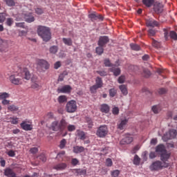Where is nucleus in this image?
<instances>
[{
  "label": "nucleus",
  "mask_w": 177,
  "mask_h": 177,
  "mask_svg": "<svg viewBox=\"0 0 177 177\" xmlns=\"http://www.w3.org/2000/svg\"><path fill=\"white\" fill-rule=\"evenodd\" d=\"M88 17L92 21H95V20H103V17L101 15L97 14L96 12L90 14Z\"/></svg>",
  "instance_id": "obj_16"
},
{
  "label": "nucleus",
  "mask_w": 177,
  "mask_h": 177,
  "mask_svg": "<svg viewBox=\"0 0 177 177\" xmlns=\"http://www.w3.org/2000/svg\"><path fill=\"white\" fill-rule=\"evenodd\" d=\"M104 64L105 67H113L114 64H112L111 62H110V59H105L104 60Z\"/></svg>",
  "instance_id": "obj_39"
},
{
  "label": "nucleus",
  "mask_w": 177,
  "mask_h": 177,
  "mask_svg": "<svg viewBox=\"0 0 177 177\" xmlns=\"http://www.w3.org/2000/svg\"><path fill=\"white\" fill-rule=\"evenodd\" d=\"M37 34L39 37L44 41L48 42L52 38V33H50V28L46 26H39L37 28Z\"/></svg>",
  "instance_id": "obj_1"
},
{
  "label": "nucleus",
  "mask_w": 177,
  "mask_h": 177,
  "mask_svg": "<svg viewBox=\"0 0 177 177\" xmlns=\"http://www.w3.org/2000/svg\"><path fill=\"white\" fill-rule=\"evenodd\" d=\"M120 90L121 91L122 95L127 96L128 95V89L127 88V86L125 84H122L119 86Z\"/></svg>",
  "instance_id": "obj_29"
},
{
  "label": "nucleus",
  "mask_w": 177,
  "mask_h": 177,
  "mask_svg": "<svg viewBox=\"0 0 177 177\" xmlns=\"http://www.w3.org/2000/svg\"><path fill=\"white\" fill-rule=\"evenodd\" d=\"M166 92H167V89L164 88H159L158 90L159 95H165Z\"/></svg>",
  "instance_id": "obj_58"
},
{
  "label": "nucleus",
  "mask_w": 177,
  "mask_h": 177,
  "mask_svg": "<svg viewBox=\"0 0 177 177\" xmlns=\"http://www.w3.org/2000/svg\"><path fill=\"white\" fill-rule=\"evenodd\" d=\"M20 125L24 131H31L32 129V125L28 124L26 122H21Z\"/></svg>",
  "instance_id": "obj_20"
},
{
  "label": "nucleus",
  "mask_w": 177,
  "mask_h": 177,
  "mask_svg": "<svg viewBox=\"0 0 177 177\" xmlns=\"http://www.w3.org/2000/svg\"><path fill=\"white\" fill-rule=\"evenodd\" d=\"M110 41V39L107 36H101L99 38L97 45L98 46H104L105 45H107Z\"/></svg>",
  "instance_id": "obj_13"
},
{
  "label": "nucleus",
  "mask_w": 177,
  "mask_h": 177,
  "mask_svg": "<svg viewBox=\"0 0 177 177\" xmlns=\"http://www.w3.org/2000/svg\"><path fill=\"white\" fill-rule=\"evenodd\" d=\"M169 167V163L167 162H162L160 160H156L149 166V169L151 171H160V169H163V168H168Z\"/></svg>",
  "instance_id": "obj_3"
},
{
  "label": "nucleus",
  "mask_w": 177,
  "mask_h": 177,
  "mask_svg": "<svg viewBox=\"0 0 177 177\" xmlns=\"http://www.w3.org/2000/svg\"><path fill=\"white\" fill-rule=\"evenodd\" d=\"M67 113H75L77 111V102L75 100H71L67 102L66 106Z\"/></svg>",
  "instance_id": "obj_6"
},
{
  "label": "nucleus",
  "mask_w": 177,
  "mask_h": 177,
  "mask_svg": "<svg viewBox=\"0 0 177 177\" xmlns=\"http://www.w3.org/2000/svg\"><path fill=\"white\" fill-rule=\"evenodd\" d=\"M118 66H120V60H117L115 62V64H114L111 68H109V71H111V73H113L115 77H118V75L121 74V68H120Z\"/></svg>",
  "instance_id": "obj_8"
},
{
  "label": "nucleus",
  "mask_w": 177,
  "mask_h": 177,
  "mask_svg": "<svg viewBox=\"0 0 177 177\" xmlns=\"http://www.w3.org/2000/svg\"><path fill=\"white\" fill-rule=\"evenodd\" d=\"M67 129L69 132H73V131H75V126L73 124H69L67 127Z\"/></svg>",
  "instance_id": "obj_53"
},
{
  "label": "nucleus",
  "mask_w": 177,
  "mask_h": 177,
  "mask_svg": "<svg viewBox=\"0 0 177 177\" xmlns=\"http://www.w3.org/2000/svg\"><path fill=\"white\" fill-rule=\"evenodd\" d=\"M117 95V91L115 88H111L109 89V96L111 97H114Z\"/></svg>",
  "instance_id": "obj_40"
},
{
  "label": "nucleus",
  "mask_w": 177,
  "mask_h": 177,
  "mask_svg": "<svg viewBox=\"0 0 177 177\" xmlns=\"http://www.w3.org/2000/svg\"><path fill=\"white\" fill-rule=\"evenodd\" d=\"M167 149H165V145L163 144H160L155 148L156 153H158L159 154H162L163 153H165Z\"/></svg>",
  "instance_id": "obj_17"
},
{
  "label": "nucleus",
  "mask_w": 177,
  "mask_h": 177,
  "mask_svg": "<svg viewBox=\"0 0 177 177\" xmlns=\"http://www.w3.org/2000/svg\"><path fill=\"white\" fill-rule=\"evenodd\" d=\"M57 102L59 104H63L67 103V96L66 95H59L57 97Z\"/></svg>",
  "instance_id": "obj_24"
},
{
  "label": "nucleus",
  "mask_w": 177,
  "mask_h": 177,
  "mask_svg": "<svg viewBox=\"0 0 177 177\" xmlns=\"http://www.w3.org/2000/svg\"><path fill=\"white\" fill-rule=\"evenodd\" d=\"M18 75L24 80H27V81L31 79V73H30V71L27 68L21 70V72L18 73Z\"/></svg>",
  "instance_id": "obj_9"
},
{
  "label": "nucleus",
  "mask_w": 177,
  "mask_h": 177,
  "mask_svg": "<svg viewBox=\"0 0 177 177\" xmlns=\"http://www.w3.org/2000/svg\"><path fill=\"white\" fill-rule=\"evenodd\" d=\"M133 142V138L131 136V134H126L124 138L120 142V145H130Z\"/></svg>",
  "instance_id": "obj_12"
},
{
  "label": "nucleus",
  "mask_w": 177,
  "mask_h": 177,
  "mask_svg": "<svg viewBox=\"0 0 177 177\" xmlns=\"http://www.w3.org/2000/svg\"><path fill=\"white\" fill-rule=\"evenodd\" d=\"M30 151L32 153V154H35L36 153H38V148L32 147L30 149Z\"/></svg>",
  "instance_id": "obj_62"
},
{
  "label": "nucleus",
  "mask_w": 177,
  "mask_h": 177,
  "mask_svg": "<svg viewBox=\"0 0 177 177\" xmlns=\"http://www.w3.org/2000/svg\"><path fill=\"white\" fill-rule=\"evenodd\" d=\"M5 176L16 177V173L10 168H7L4 170Z\"/></svg>",
  "instance_id": "obj_18"
},
{
  "label": "nucleus",
  "mask_w": 177,
  "mask_h": 177,
  "mask_svg": "<svg viewBox=\"0 0 177 177\" xmlns=\"http://www.w3.org/2000/svg\"><path fill=\"white\" fill-rule=\"evenodd\" d=\"M105 164L106 167H113V160H111V158H108L106 159Z\"/></svg>",
  "instance_id": "obj_44"
},
{
  "label": "nucleus",
  "mask_w": 177,
  "mask_h": 177,
  "mask_svg": "<svg viewBox=\"0 0 177 177\" xmlns=\"http://www.w3.org/2000/svg\"><path fill=\"white\" fill-rule=\"evenodd\" d=\"M76 135L81 140H85V139H86V134L81 130H77Z\"/></svg>",
  "instance_id": "obj_22"
},
{
  "label": "nucleus",
  "mask_w": 177,
  "mask_h": 177,
  "mask_svg": "<svg viewBox=\"0 0 177 177\" xmlns=\"http://www.w3.org/2000/svg\"><path fill=\"white\" fill-rule=\"evenodd\" d=\"M100 111H102V113H105L106 114H107V113L110 111V106H109L106 104H102Z\"/></svg>",
  "instance_id": "obj_26"
},
{
  "label": "nucleus",
  "mask_w": 177,
  "mask_h": 177,
  "mask_svg": "<svg viewBox=\"0 0 177 177\" xmlns=\"http://www.w3.org/2000/svg\"><path fill=\"white\" fill-rule=\"evenodd\" d=\"M95 85L99 88H102L103 86V80H102V77H97L96 78Z\"/></svg>",
  "instance_id": "obj_32"
},
{
  "label": "nucleus",
  "mask_w": 177,
  "mask_h": 177,
  "mask_svg": "<svg viewBox=\"0 0 177 177\" xmlns=\"http://www.w3.org/2000/svg\"><path fill=\"white\" fill-rule=\"evenodd\" d=\"M67 125L68 123L64 119H62L59 122L55 120L51 123L50 129L55 132H57L59 131V132H63V131H64V129L67 128Z\"/></svg>",
  "instance_id": "obj_2"
},
{
  "label": "nucleus",
  "mask_w": 177,
  "mask_h": 177,
  "mask_svg": "<svg viewBox=\"0 0 177 177\" xmlns=\"http://www.w3.org/2000/svg\"><path fill=\"white\" fill-rule=\"evenodd\" d=\"M66 145H67V140L64 138L59 142V149H64V147H66Z\"/></svg>",
  "instance_id": "obj_34"
},
{
  "label": "nucleus",
  "mask_w": 177,
  "mask_h": 177,
  "mask_svg": "<svg viewBox=\"0 0 177 177\" xmlns=\"http://www.w3.org/2000/svg\"><path fill=\"white\" fill-rule=\"evenodd\" d=\"M8 109L10 111H17V110H19V107L16 106V105L12 104V105L8 106Z\"/></svg>",
  "instance_id": "obj_42"
},
{
  "label": "nucleus",
  "mask_w": 177,
  "mask_h": 177,
  "mask_svg": "<svg viewBox=\"0 0 177 177\" xmlns=\"http://www.w3.org/2000/svg\"><path fill=\"white\" fill-rule=\"evenodd\" d=\"M78 162H80V161H78V159L77 158H73L71 160L72 165H77Z\"/></svg>",
  "instance_id": "obj_63"
},
{
  "label": "nucleus",
  "mask_w": 177,
  "mask_h": 177,
  "mask_svg": "<svg viewBox=\"0 0 177 177\" xmlns=\"http://www.w3.org/2000/svg\"><path fill=\"white\" fill-rule=\"evenodd\" d=\"M58 50H59V47H57V46H53L49 48V52L50 53H52V55H56Z\"/></svg>",
  "instance_id": "obj_31"
},
{
  "label": "nucleus",
  "mask_w": 177,
  "mask_h": 177,
  "mask_svg": "<svg viewBox=\"0 0 177 177\" xmlns=\"http://www.w3.org/2000/svg\"><path fill=\"white\" fill-rule=\"evenodd\" d=\"M151 110L154 113V114H158V106H157V105H154L153 106H152Z\"/></svg>",
  "instance_id": "obj_57"
},
{
  "label": "nucleus",
  "mask_w": 177,
  "mask_h": 177,
  "mask_svg": "<svg viewBox=\"0 0 177 177\" xmlns=\"http://www.w3.org/2000/svg\"><path fill=\"white\" fill-rule=\"evenodd\" d=\"M164 11V5L162 3L156 1L153 4V12L156 13V15H160L162 12Z\"/></svg>",
  "instance_id": "obj_10"
},
{
  "label": "nucleus",
  "mask_w": 177,
  "mask_h": 177,
  "mask_svg": "<svg viewBox=\"0 0 177 177\" xmlns=\"http://www.w3.org/2000/svg\"><path fill=\"white\" fill-rule=\"evenodd\" d=\"M53 118V113L49 112L45 115V119L46 120H50Z\"/></svg>",
  "instance_id": "obj_54"
},
{
  "label": "nucleus",
  "mask_w": 177,
  "mask_h": 177,
  "mask_svg": "<svg viewBox=\"0 0 177 177\" xmlns=\"http://www.w3.org/2000/svg\"><path fill=\"white\" fill-rule=\"evenodd\" d=\"M10 82L13 85H21L23 82H21V79L17 77V75L12 74L9 77Z\"/></svg>",
  "instance_id": "obj_11"
},
{
  "label": "nucleus",
  "mask_w": 177,
  "mask_h": 177,
  "mask_svg": "<svg viewBox=\"0 0 177 177\" xmlns=\"http://www.w3.org/2000/svg\"><path fill=\"white\" fill-rule=\"evenodd\" d=\"M13 23H15V21H13L12 18H7L6 21V26H8V27H12Z\"/></svg>",
  "instance_id": "obj_38"
},
{
  "label": "nucleus",
  "mask_w": 177,
  "mask_h": 177,
  "mask_svg": "<svg viewBox=\"0 0 177 177\" xmlns=\"http://www.w3.org/2000/svg\"><path fill=\"white\" fill-rule=\"evenodd\" d=\"M25 21L26 23H32V21H35V18H34V16H32V14H25L24 17Z\"/></svg>",
  "instance_id": "obj_21"
},
{
  "label": "nucleus",
  "mask_w": 177,
  "mask_h": 177,
  "mask_svg": "<svg viewBox=\"0 0 177 177\" xmlns=\"http://www.w3.org/2000/svg\"><path fill=\"white\" fill-rule=\"evenodd\" d=\"M100 88L97 86V85H93L90 88V91L91 92V93H95L96 91H97V89H99Z\"/></svg>",
  "instance_id": "obj_49"
},
{
  "label": "nucleus",
  "mask_w": 177,
  "mask_h": 177,
  "mask_svg": "<svg viewBox=\"0 0 177 177\" xmlns=\"http://www.w3.org/2000/svg\"><path fill=\"white\" fill-rule=\"evenodd\" d=\"M8 156H9V157H15V156H16V153H15V151L13 150H10L8 152Z\"/></svg>",
  "instance_id": "obj_64"
},
{
  "label": "nucleus",
  "mask_w": 177,
  "mask_h": 177,
  "mask_svg": "<svg viewBox=\"0 0 177 177\" xmlns=\"http://www.w3.org/2000/svg\"><path fill=\"white\" fill-rule=\"evenodd\" d=\"M9 97V95L7 93H0V99H2L3 100L8 99Z\"/></svg>",
  "instance_id": "obj_45"
},
{
  "label": "nucleus",
  "mask_w": 177,
  "mask_h": 177,
  "mask_svg": "<svg viewBox=\"0 0 177 177\" xmlns=\"http://www.w3.org/2000/svg\"><path fill=\"white\" fill-rule=\"evenodd\" d=\"M147 27H158L160 26V22L156 21V19H150L147 20L146 22Z\"/></svg>",
  "instance_id": "obj_15"
},
{
  "label": "nucleus",
  "mask_w": 177,
  "mask_h": 177,
  "mask_svg": "<svg viewBox=\"0 0 177 177\" xmlns=\"http://www.w3.org/2000/svg\"><path fill=\"white\" fill-rule=\"evenodd\" d=\"M6 3L8 6H15V5H16L14 0H6Z\"/></svg>",
  "instance_id": "obj_48"
},
{
  "label": "nucleus",
  "mask_w": 177,
  "mask_h": 177,
  "mask_svg": "<svg viewBox=\"0 0 177 177\" xmlns=\"http://www.w3.org/2000/svg\"><path fill=\"white\" fill-rule=\"evenodd\" d=\"M86 122H87L88 128H92V127H93V122H92L91 118H86Z\"/></svg>",
  "instance_id": "obj_41"
},
{
  "label": "nucleus",
  "mask_w": 177,
  "mask_h": 177,
  "mask_svg": "<svg viewBox=\"0 0 177 177\" xmlns=\"http://www.w3.org/2000/svg\"><path fill=\"white\" fill-rule=\"evenodd\" d=\"M130 47L132 50H140V46L136 44H131Z\"/></svg>",
  "instance_id": "obj_36"
},
{
  "label": "nucleus",
  "mask_w": 177,
  "mask_h": 177,
  "mask_svg": "<svg viewBox=\"0 0 177 177\" xmlns=\"http://www.w3.org/2000/svg\"><path fill=\"white\" fill-rule=\"evenodd\" d=\"M133 162L135 165H139L140 164V158L138 155H135Z\"/></svg>",
  "instance_id": "obj_37"
},
{
  "label": "nucleus",
  "mask_w": 177,
  "mask_h": 177,
  "mask_svg": "<svg viewBox=\"0 0 177 177\" xmlns=\"http://www.w3.org/2000/svg\"><path fill=\"white\" fill-rule=\"evenodd\" d=\"M31 88H32V89H39V88H41L39 82L32 83Z\"/></svg>",
  "instance_id": "obj_46"
},
{
  "label": "nucleus",
  "mask_w": 177,
  "mask_h": 177,
  "mask_svg": "<svg viewBox=\"0 0 177 177\" xmlns=\"http://www.w3.org/2000/svg\"><path fill=\"white\" fill-rule=\"evenodd\" d=\"M84 150L85 148H84V147L76 146L73 147V153H75L76 154L82 153Z\"/></svg>",
  "instance_id": "obj_28"
},
{
  "label": "nucleus",
  "mask_w": 177,
  "mask_h": 177,
  "mask_svg": "<svg viewBox=\"0 0 177 177\" xmlns=\"http://www.w3.org/2000/svg\"><path fill=\"white\" fill-rule=\"evenodd\" d=\"M35 13H37V15H42V13H44V10H42V8H37L35 9Z\"/></svg>",
  "instance_id": "obj_59"
},
{
  "label": "nucleus",
  "mask_w": 177,
  "mask_h": 177,
  "mask_svg": "<svg viewBox=\"0 0 177 177\" xmlns=\"http://www.w3.org/2000/svg\"><path fill=\"white\" fill-rule=\"evenodd\" d=\"M152 46L156 48H161V42L152 39Z\"/></svg>",
  "instance_id": "obj_33"
},
{
  "label": "nucleus",
  "mask_w": 177,
  "mask_h": 177,
  "mask_svg": "<svg viewBox=\"0 0 177 177\" xmlns=\"http://www.w3.org/2000/svg\"><path fill=\"white\" fill-rule=\"evenodd\" d=\"M169 36L171 39L177 41V34L175 32V31H171L169 33Z\"/></svg>",
  "instance_id": "obj_43"
},
{
  "label": "nucleus",
  "mask_w": 177,
  "mask_h": 177,
  "mask_svg": "<svg viewBox=\"0 0 177 177\" xmlns=\"http://www.w3.org/2000/svg\"><path fill=\"white\" fill-rule=\"evenodd\" d=\"M112 113L114 114V115H118V114H120V109H118L117 106H115L112 110Z\"/></svg>",
  "instance_id": "obj_50"
},
{
  "label": "nucleus",
  "mask_w": 177,
  "mask_h": 177,
  "mask_svg": "<svg viewBox=\"0 0 177 177\" xmlns=\"http://www.w3.org/2000/svg\"><path fill=\"white\" fill-rule=\"evenodd\" d=\"M177 131L175 129H171L167 133L164 134L162 139L164 142H168V140L171 139H174L176 138Z\"/></svg>",
  "instance_id": "obj_7"
},
{
  "label": "nucleus",
  "mask_w": 177,
  "mask_h": 177,
  "mask_svg": "<svg viewBox=\"0 0 177 177\" xmlns=\"http://www.w3.org/2000/svg\"><path fill=\"white\" fill-rule=\"evenodd\" d=\"M156 30L154 29H149L148 30V35L149 37H154L156 35Z\"/></svg>",
  "instance_id": "obj_47"
},
{
  "label": "nucleus",
  "mask_w": 177,
  "mask_h": 177,
  "mask_svg": "<svg viewBox=\"0 0 177 177\" xmlns=\"http://www.w3.org/2000/svg\"><path fill=\"white\" fill-rule=\"evenodd\" d=\"M62 41L67 46H73V39H71V38L64 37V38H62Z\"/></svg>",
  "instance_id": "obj_27"
},
{
  "label": "nucleus",
  "mask_w": 177,
  "mask_h": 177,
  "mask_svg": "<svg viewBox=\"0 0 177 177\" xmlns=\"http://www.w3.org/2000/svg\"><path fill=\"white\" fill-rule=\"evenodd\" d=\"M169 157H171V153H167V151L160 153V160L162 161V162H167V161L169 160Z\"/></svg>",
  "instance_id": "obj_19"
},
{
  "label": "nucleus",
  "mask_w": 177,
  "mask_h": 177,
  "mask_svg": "<svg viewBox=\"0 0 177 177\" xmlns=\"http://www.w3.org/2000/svg\"><path fill=\"white\" fill-rule=\"evenodd\" d=\"M109 133V129L106 124L100 126L97 129L96 135L98 138H106Z\"/></svg>",
  "instance_id": "obj_5"
},
{
  "label": "nucleus",
  "mask_w": 177,
  "mask_h": 177,
  "mask_svg": "<svg viewBox=\"0 0 177 177\" xmlns=\"http://www.w3.org/2000/svg\"><path fill=\"white\" fill-rule=\"evenodd\" d=\"M142 3L147 8H151L154 5V0H142Z\"/></svg>",
  "instance_id": "obj_25"
},
{
  "label": "nucleus",
  "mask_w": 177,
  "mask_h": 177,
  "mask_svg": "<svg viewBox=\"0 0 177 177\" xmlns=\"http://www.w3.org/2000/svg\"><path fill=\"white\" fill-rule=\"evenodd\" d=\"M128 124V120L124 119L121 121V122L118 125V129H120V131H122L124 129L125 124Z\"/></svg>",
  "instance_id": "obj_30"
},
{
  "label": "nucleus",
  "mask_w": 177,
  "mask_h": 177,
  "mask_svg": "<svg viewBox=\"0 0 177 177\" xmlns=\"http://www.w3.org/2000/svg\"><path fill=\"white\" fill-rule=\"evenodd\" d=\"M156 157H157V154L156 153V152L151 151L149 153V158L151 160L156 158Z\"/></svg>",
  "instance_id": "obj_56"
},
{
  "label": "nucleus",
  "mask_w": 177,
  "mask_h": 177,
  "mask_svg": "<svg viewBox=\"0 0 177 177\" xmlns=\"http://www.w3.org/2000/svg\"><path fill=\"white\" fill-rule=\"evenodd\" d=\"M58 93H70L71 92V86L70 85H65L61 88H57Z\"/></svg>",
  "instance_id": "obj_14"
},
{
  "label": "nucleus",
  "mask_w": 177,
  "mask_h": 177,
  "mask_svg": "<svg viewBox=\"0 0 177 177\" xmlns=\"http://www.w3.org/2000/svg\"><path fill=\"white\" fill-rule=\"evenodd\" d=\"M66 167L67 165L66 163H59L54 166V169H57V171H62L63 169H66Z\"/></svg>",
  "instance_id": "obj_23"
},
{
  "label": "nucleus",
  "mask_w": 177,
  "mask_h": 177,
  "mask_svg": "<svg viewBox=\"0 0 177 177\" xmlns=\"http://www.w3.org/2000/svg\"><path fill=\"white\" fill-rule=\"evenodd\" d=\"M163 31H164V35H165V39L166 41H168V38H169V35H168V30L167 29H163Z\"/></svg>",
  "instance_id": "obj_61"
},
{
  "label": "nucleus",
  "mask_w": 177,
  "mask_h": 177,
  "mask_svg": "<svg viewBox=\"0 0 177 177\" xmlns=\"http://www.w3.org/2000/svg\"><path fill=\"white\" fill-rule=\"evenodd\" d=\"M50 67L49 63L45 59H39L37 61V69L40 73L48 70Z\"/></svg>",
  "instance_id": "obj_4"
},
{
  "label": "nucleus",
  "mask_w": 177,
  "mask_h": 177,
  "mask_svg": "<svg viewBox=\"0 0 177 177\" xmlns=\"http://www.w3.org/2000/svg\"><path fill=\"white\" fill-rule=\"evenodd\" d=\"M95 52L97 55H103V52H104V49L103 48V46H99L98 47L96 48Z\"/></svg>",
  "instance_id": "obj_35"
},
{
  "label": "nucleus",
  "mask_w": 177,
  "mask_h": 177,
  "mask_svg": "<svg viewBox=\"0 0 177 177\" xmlns=\"http://www.w3.org/2000/svg\"><path fill=\"white\" fill-rule=\"evenodd\" d=\"M39 160H41L43 162H45L46 161V156L45 155L41 154L38 157Z\"/></svg>",
  "instance_id": "obj_60"
},
{
  "label": "nucleus",
  "mask_w": 177,
  "mask_h": 177,
  "mask_svg": "<svg viewBox=\"0 0 177 177\" xmlns=\"http://www.w3.org/2000/svg\"><path fill=\"white\" fill-rule=\"evenodd\" d=\"M28 31H26V30H20L19 32V37H26V35H27L28 34Z\"/></svg>",
  "instance_id": "obj_55"
},
{
  "label": "nucleus",
  "mask_w": 177,
  "mask_h": 177,
  "mask_svg": "<svg viewBox=\"0 0 177 177\" xmlns=\"http://www.w3.org/2000/svg\"><path fill=\"white\" fill-rule=\"evenodd\" d=\"M111 174L113 177H118V175H120V170H118V169L114 170V171H111Z\"/></svg>",
  "instance_id": "obj_52"
},
{
  "label": "nucleus",
  "mask_w": 177,
  "mask_h": 177,
  "mask_svg": "<svg viewBox=\"0 0 177 177\" xmlns=\"http://www.w3.org/2000/svg\"><path fill=\"white\" fill-rule=\"evenodd\" d=\"M118 82L119 84H124V82H125V76L121 75L120 77H119L118 79Z\"/></svg>",
  "instance_id": "obj_51"
}]
</instances>
